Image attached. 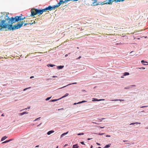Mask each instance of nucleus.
Here are the masks:
<instances>
[{
    "label": "nucleus",
    "mask_w": 148,
    "mask_h": 148,
    "mask_svg": "<svg viewBox=\"0 0 148 148\" xmlns=\"http://www.w3.org/2000/svg\"><path fill=\"white\" fill-rule=\"evenodd\" d=\"M12 17L10 18L6 13L5 15H4L0 18V21L1 22L0 23V31L2 29L8 28V29L13 30H14L18 29L21 27L24 24L25 21H21L20 23H18L14 25L13 26L12 25L16 22H14V20L12 21Z\"/></svg>",
    "instance_id": "obj_1"
},
{
    "label": "nucleus",
    "mask_w": 148,
    "mask_h": 148,
    "mask_svg": "<svg viewBox=\"0 0 148 148\" xmlns=\"http://www.w3.org/2000/svg\"><path fill=\"white\" fill-rule=\"evenodd\" d=\"M21 15L22 14H21V16H15L14 18H12V20L13 21H14L13 20H14V22H17L19 21H23V20L25 18V17H24L23 18H22Z\"/></svg>",
    "instance_id": "obj_2"
},
{
    "label": "nucleus",
    "mask_w": 148,
    "mask_h": 148,
    "mask_svg": "<svg viewBox=\"0 0 148 148\" xmlns=\"http://www.w3.org/2000/svg\"><path fill=\"white\" fill-rule=\"evenodd\" d=\"M125 0H107V2L106 1L103 2V4L108 3L109 4H111L112 2L114 1H115L116 2H119L121 1H123Z\"/></svg>",
    "instance_id": "obj_3"
},
{
    "label": "nucleus",
    "mask_w": 148,
    "mask_h": 148,
    "mask_svg": "<svg viewBox=\"0 0 148 148\" xmlns=\"http://www.w3.org/2000/svg\"><path fill=\"white\" fill-rule=\"evenodd\" d=\"M47 11L46 8L42 10H38V9H36V14H42L44 12H46Z\"/></svg>",
    "instance_id": "obj_4"
},
{
    "label": "nucleus",
    "mask_w": 148,
    "mask_h": 148,
    "mask_svg": "<svg viewBox=\"0 0 148 148\" xmlns=\"http://www.w3.org/2000/svg\"><path fill=\"white\" fill-rule=\"evenodd\" d=\"M57 7L56 5H53L52 6H49L48 7L46 8L47 10L51 11L53 9H55L56 8H57Z\"/></svg>",
    "instance_id": "obj_5"
},
{
    "label": "nucleus",
    "mask_w": 148,
    "mask_h": 148,
    "mask_svg": "<svg viewBox=\"0 0 148 148\" xmlns=\"http://www.w3.org/2000/svg\"><path fill=\"white\" fill-rule=\"evenodd\" d=\"M36 9L33 8L31 10V16H34V15H35L36 14Z\"/></svg>",
    "instance_id": "obj_6"
},
{
    "label": "nucleus",
    "mask_w": 148,
    "mask_h": 148,
    "mask_svg": "<svg viewBox=\"0 0 148 148\" xmlns=\"http://www.w3.org/2000/svg\"><path fill=\"white\" fill-rule=\"evenodd\" d=\"M54 131L53 130H51L48 132L47 133V134L48 135H49L51 134L54 133Z\"/></svg>",
    "instance_id": "obj_7"
},
{
    "label": "nucleus",
    "mask_w": 148,
    "mask_h": 148,
    "mask_svg": "<svg viewBox=\"0 0 148 148\" xmlns=\"http://www.w3.org/2000/svg\"><path fill=\"white\" fill-rule=\"evenodd\" d=\"M79 146L77 144L74 145L73 146V148H78Z\"/></svg>",
    "instance_id": "obj_8"
},
{
    "label": "nucleus",
    "mask_w": 148,
    "mask_h": 148,
    "mask_svg": "<svg viewBox=\"0 0 148 148\" xmlns=\"http://www.w3.org/2000/svg\"><path fill=\"white\" fill-rule=\"evenodd\" d=\"M59 3H60V5H61L63 4L64 3H66V2L65 1H63L62 0H60Z\"/></svg>",
    "instance_id": "obj_9"
},
{
    "label": "nucleus",
    "mask_w": 148,
    "mask_h": 148,
    "mask_svg": "<svg viewBox=\"0 0 148 148\" xmlns=\"http://www.w3.org/2000/svg\"><path fill=\"white\" fill-rule=\"evenodd\" d=\"M64 67V66H57V68L59 69H62Z\"/></svg>",
    "instance_id": "obj_10"
},
{
    "label": "nucleus",
    "mask_w": 148,
    "mask_h": 148,
    "mask_svg": "<svg viewBox=\"0 0 148 148\" xmlns=\"http://www.w3.org/2000/svg\"><path fill=\"white\" fill-rule=\"evenodd\" d=\"M7 138V137L6 136H5L4 137H3L1 139V141H3L6 138Z\"/></svg>",
    "instance_id": "obj_11"
},
{
    "label": "nucleus",
    "mask_w": 148,
    "mask_h": 148,
    "mask_svg": "<svg viewBox=\"0 0 148 148\" xmlns=\"http://www.w3.org/2000/svg\"><path fill=\"white\" fill-rule=\"evenodd\" d=\"M28 113V112H22V113H20V115H23V114H27Z\"/></svg>",
    "instance_id": "obj_12"
},
{
    "label": "nucleus",
    "mask_w": 148,
    "mask_h": 148,
    "mask_svg": "<svg viewBox=\"0 0 148 148\" xmlns=\"http://www.w3.org/2000/svg\"><path fill=\"white\" fill-rule=\"evenodd\" d=\"M68 131L67 132H66V133H64L63 134H62L61 135V137H62L64 136L66 134H68Z\"/></svg>",
    "instance_id": "obj_13"
},
{
    "label": "nucleus",
    "mask_w": 148,
    "mask_h": 148,
    "mask_svg": "<svg viewBox=\"0 0 148 148\" xmlns=\"http://www.w3.org/2000/svg\"><path fill=\"white\" fill-rule=\"evenodd\" d=\"M11 140H12L10 139V140H8L5 141L3 142V143H6L8 142H10V141H11Z\"/></svg>",
    "instance_id": "obj_14"
},
{
    "label": "nucleus",
    "mask_w": 148,
    "mask_h": 148,
    "mask_svg": "<svg viewBox=\"0 0 148 148\" xmlns=\"http://www.w3.org/2000/svg\"><path fill=\"white\" fill-rule=\"evenodd\" d=\"M129 75V73H128V72H125L124 73V76H126V75Z\"/></svg>",
    "instance_id": "obj_15"
},
{
    "label": "nucleus",
    "mask_w": 148,
    "mask_h": 148,
    "mask_svg": "<svg viewBox=\"0 0 148 148\" xmlns=\"http://www.w3.org/2000/svg\"><path fill=\"white\" fill-rule=\"evenodd\" d=\"M68 95H69V94L68 93H66L64 96H62V98H63L64 97H65L68 96Z\"/></svg>",
    "instance_id": "obj_16"
},
{
    "label": "nucleus",
    "mask_w": 148,
    "mask_h": 148,
    "mask_svg": "<svg viewBox=\"0 0 148 148\" xmlns=\"http://www.w3.org/2000/svg\"><path fill=\"white\" fill-rule=\"evenodd\" d=\"M110 145H111V144H109V145H108L105 146V148H108L110 146Z\"/></svg>",
    "instance_id": "obj_17"
},
{
    "label": "nucleus",
    "mask_w": 148,
    "mask_h": 148,
    "mask_svg": "<svg viewBox=\"0 0 148 148\" xmlns=\"http://www.w3.org/2000/svg\"><path fill=\"white\" fill-rule=\"evenodd\" d=\"M77 84V83H76V82H75V83H72V84H68V85H66V86H64V87H62V88H64V87H65L66 86H68V85H71V84Z\"/></svg>",
    "instance_id": "obj_18"
},
{
    "label": "nucleus",
    "mask_w": 148,
    "mask_h": 148,
    "mask_svg": "<svg viewBox=\"0 0 148 148\" xmlns=\"http://www.w3.org/2000/svg\"><path fill=\"white\" fill-rule=\"evenodd\" d=\"M47 66H51V67H53L54 66H55V65H53V64H49L47 65Z\"/></svg>",
    "instance_id": "obj_19"
},
{
    "label": "nucleus",
    "mask_w": 148,
    "mask_h": 148,
    "mask_svg": "<svg viewBox=\"0 0 148 148\" xmlns=\"http://www.w3.org/2000/svg\"><path fill=\"white\" fill-rule=\"evenodd\" d=\"M118 100H119L120 101H123L124 100L123 99H115V100H112V101H118Z\"/></svg>",
    "instance_id": "obj_20"
},
{
    "label": "nucleus",
    "mask_w": 148,
    "mask_h": 148,
    "mask_svg": "<svg viewBox=\"0 0 148 148\" xmlns=\"http://www.w3.org/2000/svg\"><path fill=\"white\" fill-rule=\"evenodd\" d=\"M5 14H6V13H5V12L4 13L2 14L1 16H0V18H1V17H2L3 15H5ZM1 23V22H0V23Z\"/></svg>",
    "instance_id": "obj_21"
},
{
    "label": "nucleus",
    "mask_w": 148,
    "mask_h": 148,
    "mask_svg": "<svg viewBox=\"0 0 148 148\" xmlns=\"http://www.w3.org/2000/svg\"><path fill=\"white\" fill-rule=\"evenodd\" d=\"M58 99H53L51 101H50L51 102H54V101H57Z\"/></svg>",
    "instance_id": "obj_22"
},
{
    "label": "nucleus",
    "mask_w": 148,
    "mask_h": 148,
    "mask_svg": "<svg viewBox=\"0 0 148 148\" xmlns=\"http://www.w3.org/2000/svg\"><path fill=\"white\" fill-rule=\"evenodd\" d=\"M60 3L59 2L56 5V6H57V7H59V6H60Z\"/></svg>",
    "instance_id": "obj_23"
},
{
    "label": "nucleus",
    "mask_w": 148,
    "mask_h": 148,
    "mask_svg": "<svg viewBox=\"0 0 148 148\" xmlns=\"http://www.w3.org/2000/svg\"><path fill=\"white\" fill-rule=\"evenodd\" d=\"M86 101H80V102H78V103H84V102H85Z\"/></svg>",
    "instance_id": "obj_24"
},
{
    "label": "nucleus",
    "mask_w": 148,
    "mask_h": 148,
    "mask_svg": "<svg viewBox=\"0 0 148 148\" xmlns=\"http://www.w3.org/2000/svg\"><path fill=\"white\" fill-rule=\"evenodd\" d=\"M51 97H48L46 99V101H48V100H49V99H50L51 98Z\"/></svg>",
    "instance_id": "obj_25"
},
{
    "label": "nucleus",
    "mask_w": 148,
    "mask_h": 148,
    "mask_svg": "<svg viewBox=\"0 0 148 148\" xmlns=\"http://www.w3.org/2000/svg\"><path fill=\"white\" fill-rule=\"evenodd\" d=\"M36 23L35 21H33V22L32 23H30V25H32V24L34 23Z\"/></svg>",
    "instance_id": "obj_26"
},
{
    "label": "nucleus",
    "mask_w": 148,
    "mask_h": 148,
    "mask_svg": "<svg viewBox=\"0 0 148 148\" xmlns=\"http://www.w3.org/2000/svg\"><path fill=\"white\" fill-rule=\"evenodd\" d=\"M65 1L66 3L68 2V1H73V0H65Z\"/></svg>",
    "instance_id": "obj_27"
},
{
    "label": "nucleus",
    "mask_w": 148,
    "mask_h": 148,
    "mask_svg": "<svg viewBox=\"0 0 148 148\" xmlns=\"http://www.w3.org/2000/svg\"><path fill=\"white\" fill-rule=\"evenodd\" d=\"M84 133H79L78 134V135H84Z\"/></svg>",
    "instance_id": "obj_28"
},
{
    "label": "nucleus",
    "mask_w": 148,
    "mask_h": 148,
    "mask_svg": "<svg viewBox=\"0 0 148 148\" xmlns=\"http://www.w3.org/2000/svg\"><path fill=\"white\" fill-rule=\"evenodd\" d=\"M40 118V117H39V118H37V119H36L34 120V121H36L38 120Z\"/></svg>",
    "instance_id": "obj_29"
},
{
    "label": "nucleus",
    "mask_w": 148,
    "mask_h": 148,
    "mask_svg": "<svg viewBox=\"0 0 148 148\" xmlns=\"http://www.w3.org/2000/svg\"><path fill=\"white\" fill-rule=\"evenodd\" d=\"M31 87H29V88H25L24 89V90H23V91H25V90H26L27 89H29V88H30Z\"/></svg>",
    "instance_id": "obj_30"
},
{
    "label": "nucleus",
    "mask_w": 148,
    "mask_h": 148,
    "mask_svg": "<svg viewBox=\"0 0 148 148\" xmlns=\"http://www.w3.org/2000/svg\"><path fill=\"white\" fill-rule=\"evenodd\" d=\"M28 25L30 24V23H25V24H24V26H26V25H28Z\"/></svg>",
    "instance_id": "obj_31"
},
{
    "label": "nucleus",
    "mask_w": 148,
    "mask_h": 148,
    "mask_svg": "<svg viewBox=\"0 0 148 148\" xmlns=\"http://www.w3.org/2000/svg\"><path fill=\"white\" fill-rule=\"evenodd\" d=\"M104 133H99L98 134V135H102L103 134H104Z\"/></svg>",
    "instance_id": "obj_32"
},
{
    "label": "nucleus",
    "mask_w": 148,
    "mask_h": 148,
    "mask_svg": "<svg viewBox=\"0 0 148 148\" xmlns=\"http://www.w3.org/2000/svg\"><path fill=\"white\" fill-rule=\"evenodd\" d=\"M93 1V3H95L97 2V0H92Z\"/></svg>",
    "instance_id": "obj_33"
},
{
    "label": "nucleus",
    "mask_w": 148,
    "mask_h": 148,
    "mask_svg": "<svg viewBox=\"0 0 148 148\" xmlns=\"http://www.w3.org/2000/svg\"><path fill=\"white\" fill-rule=\"evenodd\" d=\"M81 143L82 145H85V144H84V142H81Z\"/></svg>",
    "instance_id": "obj_34"
},
{
    "label": "nucleus",
    "mask_w": 148,
    "mask_h": 148,
    "mask_svg": "<svg viewBox=\"0 0 148 148\" xmlns=\"http://www.w3.org/2000/svg\"><path fill=\"white\" fill-rule=\"evenodd\" d=\"M135 124H141V123H138V122H135Z\"/></svg>",
    "instance_id": "obj_35"
},
{
    "label": "nucleus",
    "mask_w": 148,
    "mask_h": 148,
    "mask_svg": "<svg viewBox=\"0 0 148 148\" xmlns=\"http://www.w3.org/2000/svg\"><path fill=\"white\" fill-rule=\"evenodd\" d=\"M147 106H143L141 107L140 108H143L145 107H147Z\"/></svg>",
    "instance_id": "obj_36"
},
{
    "label": "nucleus",
    "mask_w": 148,
    "mask_h": 148,
    "mask_svg": "<svg viewBox=\"0 0 148 148\" xmlns=\"http://www.w3.org/2000/svg\"><path fill=\"white\" fill-rule=\"evenodd\" d=\"M134 124H135V123H132L130 124V125H134Z\"/></svg>",
    "instance_id": "obj_37"
},
{
    "label": "nucleus",
    "mask_w": 148,
    "mask_h": 148,
    "mask_svg": "<svg viewBox=\"0 0 148 148\" xmlns=\"http://www.w3.org/2000/svg\"><path fill=\"white\" fill-rule=\"evenodd\" d=\"M141 62L142 63H144L145 62V61L144 60H142L141 61Z\"/></svg>",
    "instance_id": "obj_38"
},
{
    "label": "nucleus",
    "mask_w": 148,
    "mask_h": 148,
    "mask_svg": "<svg viewBox=\"0 0 148 148\" xmlns=\"http://www.w3.org/2000/svg\"><path fill=\"white\" fill-rule=\"evenodd\" d=\"M99 127H100V128H103L104 127H100V126H98Z\"/></svg>",
    "instance_id": "obj_39"
},
{
    "label": "nucleus",
    "mask_w": 148,
    "mask_h": 148,
    "mask_svg": "<svg viewBox=\"0 0 148 148\" xmlns=\"http://www.w3.org/2000/svg\"><path fill=\"white\" fill-rule=\"evenodd\" d=\"M101 100H104V99H99V100H97V101H101Z\"/></svg>",
    "instance_id": "obj_40"
},
{
    "label": "nucleus",
    "mask_w": 148,
    "mask_h": 148,
    "mask_svg": "<svg viewBox=\"0 0 148 148\" xmlns=\"http://www.w3.org/2000/svg\"><path fill=\"white\" fill-rule=\"evenodd\" d=\"M92 123H94L95 124H98V123H96V122H92Z\"/></svg>",
    "instance_id": "obj_41"
},
{
    "label": "nucleus",
    "mask_w": 148,
    "mask_h": 148,
    "mask_svg": "<svg viewBox=\"0 0 148 148\" xmlns=\"http://www.w3.org/2000/svg\"><path fill=\"white\" fill-rule=\"evenodd\" d=\"M34 76H31V77H30V78L31 79V78H34Z\"/></svg>",
    "instance_id": "obj_42"
},
{
    "label": "nucleus",
    "mask_w": 148,
    "mask_h": 148,
    "mask_svg": "<svg viewBox=\"0 0 148 148\" xmlns=\"http://www.w3.org/2000/svg\"><path fill=\"white\" fill-rule=\"evenodd\" d=\"M106 137H110V135H107L106 136Z\"/></svg>",
    "instance_id": "obj_43"
},
{
    "label": "nucleus",
    "mask_w": 148,
    "mask_h": 148,
    "mask_svg": "<svg viewBox=\"0 0 148 148\" xmlns=\"http://www.w3.org/2000/svg\"><path fill=\"white\" fill-rule=\"evenodd\" d=\"M97 144L99 145H100V144L99 143H97Z\"/></svg>",
    "instance_id": "obj_44"
},
{
    "label": "nucleus",
    "mask_w": 148,
    "mask_h": 148,
    "mask_svg": "<svg viewBox=\"0 0 148 148\" xmlns=\"http://www.w3.org/2000/svg\"><path fill=\"white\" fill-rule=\"evenodd\" d=\"M119 45V43H116V44H115L116 45Z\"/></svg>",
    "instance_id": "obj_45"
},
{
    "label": "nucleus",
    "mask_w": 148,
    "mask_h": 148,
    "mask_svg": "<svg viewBox=\"0 0 148 148\" xmlns=\"http://www.w3.org/2000/svg\"><path fill=\"white\" fill-rule=\"evenodd\" d=\"M1 116H4V114H3L2 115H1Z\"/></svg>",
    "instance_id": "obj_46"
},
{
    "label": "nucleus",
    "mask_w": 148,
    "mask_h": 148,
    "mask_svg": "<svg viewBox=\"0 0 148 148\" xmlns=\"http://www.w3.org/2000/svg\"><path fill=\"white\" fill-rule=\"evenodd\" d=\"M57 77V76H53V77Z\"/></svg>",
    "instance_id": "obj_47"
},
{
    "label": "nucleus",
    "mask_w": 148,
    "mask_h": 148,
    "mask_svg": "<svg viewBox=\"0 0 148 148\" xmlns=\"http://www.w3.org/2000/svg\"><path fill=\"white\" fill-rule=\"evenodd\" d=\"M68 56V54H66L65 55V57H67V56Z\"/></svg>",
    "instance_id": "obj_48"
},
{
    "label": "nucleus",
    "mask_w": 148,
    "mask_h": 148,
    "mask_svg": "<svg viewBox=\"0 0 148 148\" xmlns=\"http://www.w3.org/2000/svg\"><path fill=\"white\" fill-rule=\"evenodd\" d=\"M93 147V146L92 145H91V146H90V148H92Z\"/></svg>",
    "instance_id": "obj_49"
},
{
    "label": "nucleus",
    "mask_w": 148,
    "mask_h": 148,
    "mask_svg": "<svg viewBox=\"0 0 148 148\" xmlns=\"http://www.w3.org/2000/svg\"><path fill=\"white\" fill-rule=\"evenodd\" d=\"M78 0H73V1H77Z\"/></svg>",
    "instance_id": "obj_50"
},
{
    "label": "nucleus",
    "mask_w": 148,
    "mask_h": 148,
    "mask_svg": "<svg viewBox=\"0 0 148 148\" xmlns=\"http://www.w3.org/2000/svg\"><path fill=\"white\" fill-rule=\"evenodd\" d=\"M30 108V107H29L28 108H28V109H29ZM27 109V108H25V109Z\"/></svg>",
    "instance_id": "obj_51"
},
{
    "label": "nucleus",
    "mask_w": 148,
    "mask_h": 148,
    "mask_svg": "<svg viewBox=\"0 0 148 148\" xmlns=\"http://www.w3.org/2000/svg\"><path fill=\"white\" fill-rule=\"evenodd\" d=\"M39 147V145H37L36 146V147Z\"/></svg>",
    "instance_id": "obj_52"
},
{
    "label": "nucleus",
    "mask_w": 148,
    "mask_h": 148,
    "mask_svg": "<svg viewBox=\"0 0 148 148\" xmlns=\"http://www.w3.org/2000/svg\"><path fill=\"white\" fill-rule=\"evenodd\" d=\"M81 57V56H79L78 58V59H80Z\"/></svg>",
    "instance_id": "obj_53"
},
{
    "label": "nucleus",
    "mask_w": 148,
    "mask_h": 148,
    "mask_svg": "<svg viewBox=\"0 0 148 148\" xmlns=\"http://www.w3.org/2000/svg\"><path fill=\"white\" fill-rule=\"evenodd\" d=\"M41 124V123L40 125H37V127H38V126H39L40 124Z\"/></svg>",
    "instance_id": "obj_54"
},
{
    "label": "nucleus",
    "mask_w": 148,
    "mask_h": 148,
    "mask_svg": "<svg viewBox=\"0 0 148 148\" xmlns=\"http://www.w3.org/2000/svg\"><path fill=\"white\" fill-rule=\"evenodd\" d=\"M91 139V138H88V140H90Z\"/></svg>",
    "instance_id": "obj_55"
},
{
    "label": "nucleus",
    "mask_w": 148,
    "mask_h": 148,
    "mask_svg": "<svg viewBox=\"0 0 148 148\" xmlns=\"http://www.w3.org/2000/svg\"><path fill=\"white\" fill-rule=\"evenodd\" d=\"M77 104V103H74V104H74V105H75V104Z\"/></svg>",
    "instance_id": "obj_56"
},
{
    "label": "nucleus",
    "mask_w": 148,
    "mask_h": 148,
    "mask_svg": "<svg viewBox=\"0 0 148 148\" xmlns=\"http://www.w3.org/2000/svg\"><path fill=\"white\" fill-rule=\"evenodd\" d=\"M38 53H42V52H38Z\"/></svg>",
    "instance_id": "obj_57"
},
{
    "label": "nucleus",
    "mask_w": 148,
    "mask_h": 148,
    "mask_svg": "<svg viewBox=\"0 0 148 148\" xmlns=\"http://www.w3.org/2000/svg\"><path fill=\"white\" fill-rule=\"evenodd\" d=\"M119 45H120V44H122V43H119Z\"/></svg>",
    "instance_id": "obj_58"
},
{
    "label": "nucleus",
    "mask_w": 148,
    "mask_h": 148,
    "mask_svg": "<svg viewBox=\"0 0 148 148\" xmlns=\"http://www.w3.org/2000/svg\"><path fill=\"white\" fill-rule=\"evenodd\" d=\"M132 86H135V85H132Z\"/></svg>",
    "instance_id": "obj_59"
},
{
    "label": "nucleus",
    "mask_w": 148,
    "mask_h": 148,
    "mask_svg": "<svg viewBox=\"0 0 148 148\" xmlns=\"http://www.w3.org/2000/svg\"><path fill=\"white\" fill-rule=\"evenodd\" d=\"M98 148H101V147H98Z\"/></svg>",
    "instance_id": "obj_60"
},
{
    "label": "nucleus",
    "mask_w": 148,
    "mask_h": 148,
    "mask_svg": "<svg viewBox=\"0 0 148 148\" xmlns=\"http://www.w3.org/2000/svg\"><path fill=\"white\" fill-rule=\"evenodd\" d=\"M123 77H123V76H121V78H123Z\"/></svg>",
    "instance_id": "obj_61"
},
{
    "label": "nucleus",
    "mask_w": 148,
    "mask_h": 148,
    "mask_svg": "<svg viewBox=\"0 0 148 148\" xmlns=\"http://www.w3.org/2000/svg\"><path fill=\"white\" fill-rule=\"evenodd\" d=\"M58 146H57V147H56V148H58Z\"/></svg>",
    "instance_id": "obj_62"
},
{
    "label": "nucleus",
    "mask_w": 148,
    "mask_h": 148,
    "mask_svg": "<svg viewBox=\"0 0 148 148\" xmlns=\"http://www.w3.org/2000/svg\"><path fill=\"white\" fill-rule=\"evenodd\" d=\"M126 141H125V140H124V141H123V142H126Z\"/></svg>",
    "instance_id": "obj_63"
},
{
    "label": "nucleus",
    "mask_w": 148,
    "mask_h": 148,
    "mask_svg": "<svg viewBox=\"0 0 148 148\" xmlns=\"http://www.w3.org/2000/svg\"><path fill=\"white\" fill-rule=\"evenodd\" d=\"M104 119V118H103V119Z\"/></svg>",
    "instance_id": "obj_64"
}]
</instances>
